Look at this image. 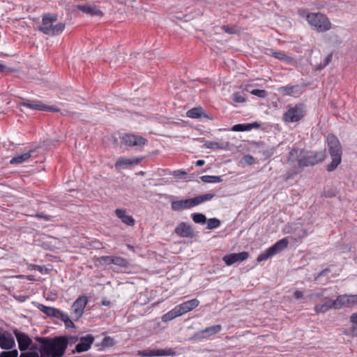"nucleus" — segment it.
<instances>
[{"mask_svg":"<svg viewBox=\"0 0 357 357\" xmlns=\"http://www.w3.org/2000/svg\"><path fill=\"white\" fill-rule=\"evenodd\" d=\"M14 334L18 342L20 350L22 351L26 350L32 342L30 337L26 334L17 330L14 331Z\"/></svg>","mask_w":357,"mask_h":357,"instance_id":"a211bd4d","label":"nucleus"},{"mask_svg":"<svg viewBox=\"0 0 357 357\" xmlns=\"http://www.w3.org/2000/svg\"><path fill=\"white\" fill-rule=\"evenodd\" d=\"M35 216L38 218H43L46 221H53V220H54V218H55L54 216L47 215H45L43 213H37L35 215Z\"/></svg>","mask_w":357,"mask_h":357,"instance_id":"8fccbe9b","label":"nucleus"},{"mask_svg":"<svg viewBox=\"0 0 357 357\" xmlns=\"http://www.w3.org/2000/svg\"><path fill=\"white\" fill-rule=\"evenodd\" d=\"M15 340L10 333H0V347L3 349H10L15 346Z\"/></svg>","mask_w":357,"mask_h":357,"instance_id":"aec40b11","label":"nucleus"},{"mask_svg":"<svg viewBox=\"0 0 357 357\" xmlns=\"http://www.w3.org/2000/svg\"><path fill=\"white\" fill-rule=\"evenodd\" d=\"M328 151L332 161L327 166L326 169L328 172L335 170L340 164L342 160V147L339 139L333 135H329L327 137Z\"/></svg>","mask_w":357,"mask_h":357,"instance_id":"7ed1b4c3","label":"nucleus"},{"mask_svg":"<svg viewBox=\"0 0 357 357\" xmlns=\"http://www.w3.org/2000/svg\"><path fill=\"white\" fill-rule=\"evenodd\" d=\"M94 341V337L92 335H87L80 338L79 342L75 346V351L82 353L88 351Z\"/></svg>","mask_w":357,"mask_h":357,"instance_id":"f3484780","label":"nucleus"},{"mask_svg":"<svg viewBox=\"0 0 357 357\" xmlns=\"http://www.w3.org/2000/svg\"><path fill=\"white\" fill-rule=\"evenodd\" d=\"M18 351L16 349L12 351H2L0 357H17Z\"/></svg>","mask_w":357,"mask_h":357,"instance_id":"a18cd8bd","label":"nucleus"},{"mask_svg":"<svg viewBox=\"0 0 357 357\" xmlns=\"http://www.w3.org/2000/svg\"><path fill=\"white\" fill-rule=\"evenodd\" d=\"M306 20L311 28L319 33L326 32L332 27L328 17L321 13H308Z\"/></svg>","mask_w":357,"mask_h":357,"instance_id":"39448f33","label":"nucleus"},{"mask_svg":"<svg viewBox=\"0 0 357 357\" xmlns=\"http://www.w3.org/2000/svg\"><path fill=\"white\" fill-rule=\"evenodd\" d=\"M142 158H126L120 157L116 160L114 167L116 169H126L128 167L138 165L142 161Z\"/></svg>","mask_w":357,"mask_h":357,"instance_id":"2eb2a0df","label":"nucleus"},{"mask_svg":"<svg viewBox=\"0 0 357 357\" xmlns=\"http://www.w3.org/2000/svg\"><path fill=\"white\" fill-rule=\"evenodd\" d=\"M88 302L86 296L79 297L73 303V308L77 317H80Z\"/></svg>","mask_w":357,"mask_h":357,"instance_id":"6ab92c4d","label":"nucleus"},{"mask_svg":"<svg viewBox=\"0 0 357 357\" xmlns=\"http://www.w3.org/2000/svg\"><path fill=\"white\" fill-rule=\"evenodd\" d=\"M250 93L259 98H266L268 96L266 91L261 89H253Z\"/></svg>","mask_w":357,"mask_h":357,"instance_id":"37998d69","label":"nucleus"},{"mask_svg":"<svg viewBox=\"0 0 357 357\" xmlns=\"http://www.w3.org/2000/svg\"><path fill=\"white\" fill-rule=\"evenodd\" d=\"M305 114V107L302 104L294 106H289L287 111L284 114V119L287 122H297L302 119Z\"/></svg>","mask_w":357,"mask_h":357,"instance_id":"0eeeda50","label":"nucleus"},{"mask_svg":"<svg viewBox=\"0 0 357 357\" xmlns=\"http://www.w3.org/2000/svg\"><path fill=\"white\" fill-rule=\"evenodd\" d=\"M102 305H106V306H109L110 305V302L108 301L103 300L102 301Z\"/></svg>","mask_w":357,"mask_h":357,"instance_id":"e2e57ef3","label":"nucleus"},{"mask_svg":"<svg viewBox=\"0 0 357 357\" xmlns=\"http://www.w3.org/2000/svg\"><path fill=\"white\" fill-rule=\"evenodd\" d=\"M174 354L171 349H157L153 351H144L140 352V355L145 357H153V356H171Z\"/></svg>","mask_w":357,"mask_h":357,"instance_id":"4be33fe9","label":"nucleus"},{"mask_svg":"<svg viewBox=\"0 0 357 357\" xmlns=\"http://www.w3.org/2000/svg\"><path fill=\"white\" fill-rule=\"evenodd\" d=\"M329 272H331L330 268H326L319 274L318 277L326 275Z\"/></svg>","mask_w":357,"mask_h":357,"instance_id":"13d9d810","label":"nucleus"},{"mask_svg":"<svg viewBox=\"0 0 357 357\" xmlns=\"http://www.w3.org/2000/svg\"><path fill=\"white\" fill-rule=\"evenodd\" d=\"M231 100L234 102L240 104L243 103L246 100V97L245 95L241 94L240 92H236L231 96Z\"/></svg>","mask_w":357,"mask_h":357,"instance_id":"e433bc0d","label":"nucleus"},{"mask_svg":"<svg viewBox=\"0 0 357 357\" xmlns=\"http://www.w3.org/2000/svg\"><path fill=\"white\" fill-rule=\"evenodd\" d=\"M57 20L56 14L50 13L44 14L42 16V22L38 30L44 34L52 36L60 34L65 29L66 24L63 22L55 24Z\"/></svg>","mask_w":357,"mask_h":357,"instance_id":"f03ea898","label":"nucleus"},{"mask_svg":"<svg viewBox=\"0 0 357 357\" xmlns=\"http://www.w3.org/2000/svg\"><path fill=\"white\" fill-rule=\"evenodd\" d=\"M248 256L249 253L248 252L232 253L225 255L223 257V261L227 265L231 266L236 262H241L247 259L248 258Z\"/></svg>","mask_w":357,"mask_h":357,"instance_id":"dca6fc26","label":"nucleus"},{"mask_svg":"<svg viewBox=\"0 0 357 357\" xmlns=\"http://www.w3.org/2000/svg\"><path fill=\"white\" fill-rule=\"evenodd\" d=\"M186 174V172H184V171H181V170H177V171H174V175L176 177H180L183 175H185Z\"/></svg>","mask_w":357,"mask_h":357,"instance_id":"6e6d98bb","label":"nucleus"},{"mask_svg":"<svg viewBox=\"0 0 357 357\" xmlns=\"http://www.w3.org/2000/svg\"><path fill=\"white\" fill-rule=\"evenodd\" d=\"M204 163H205V162L203 160H199L196 161V165L199 166V167L204 165Z\"/></svg>","mask_w":357,"mask_h":357,"instance_id":"680f3d73","label":"nucleus"},{"mask_svg":"<svg viewBox=\"0 0 357 357\" xmlns=\"http://www.w3.org/2000/svg\"><path fill=\"white\" fill-rule=\"evenodd\" d=\"M271 55L274 56L275 59H278L280 61H282L285 62L286 63H291L294 60L291 57L286 55L284 52L282 51H278V52H274L272 50H271Z\"/></svg>","mask_w":357,"mask_h":357,"instance_id":"bb28decb","label":"nucleus"},{"mask_svg":"<svg viewBox=\"0 0 357 357\" xmlns=\"http://www.w3.org/2000/svg\"><path fill=\"white\" fill-rule=\"evenodd\" d=\"M303 291H295L294 296L296 298L298 299L303 296Z\"/></svg>","mask_w":357,"mask_h":357,"instance_id":"052dcab7","label":"nucleus"},{"mask_svg":"<svg viewBox=\"0 0 357 357\" xmlns=\"http://www.w3.org/2000/svg\"><path fill=\"white\" fill-rule=\"evenodd\" d=\"M200 179L204 183H220L222 181L221 176H202Z\"/></svg>","mask_w":357,"mask_h":357,"instance_id":"473e14b6","label":"nucleus"},{"mask_svg":"<svg viewBox=\"0 0 357 357\" xmlns=\"http://www.w3.org/2000/svg\"><path fill=\"white\" fill-rule=\"evenodd\" d=\"M289 244V241L286 238L280 239L273 245L267 249L264 252L260 254L257 257V261H262L274 256L277 253L284 250Z\"/></svg>","mask_w":357,"mask_h":357,"instance_id":"6e6552de","label":"nucleus"},{"mask_svg":"<svg viewBox=\"0 0 357 357\" xmlns=\"http://www.w3.org/2000/svg\"><path fill=\"white\" fill-rule=\"evenodd\" d=\"M43 296L48 301H54L57 298L55 291H43Z\"/></svg>","mask_w":357,"mask_h":357,"instance_id":"c03bdc74","label":"nucleus"},{"mask_svg":"<svg viewBox=\"0 0 357 357\" xmlns=\"http://www.w3.org/2000/svg\"><path fill=\"white\" fill-rule=\"evenodd\" d=\"M187 116L192 119H198L201 117L208 118L202 107H195L187 112Z\"/></svg>","mask_w":357,"mask_h":357,"instance_id":"a878e982","label":"nucleus"},{"mask_svg":"<svg viewBox=\"0 0 357 357\" xmlns=\"http://www.w3.org/2000/svg\"><path fill=\"white\" fill-rule=\"evenodd\" d=\"M199 304V301L193 298L187 301H185L180 305H178V307L181 310V312L183 314L194 310L197 307Z\"/></svg>","mask_w":357,"mask_h":357,"instance_id":"412c9836","label":"nucleus"},{"mask_svg":"<svg viewBox=\"0 0 357 357\" xmlns=\"http://www.w3.org/2000/svg\"><path fill=\"white\" fill-rule=\"evenodd\" d=\"M326 157L325 151H301L298 162L300 167L313 166L322 162Z\"/></svg>","mask_w":357,"mask_h":357,"instance_id":"423d86ee","label":"nucleus"},{"mask_svg":"<svg viewBox=\"0 0 357 357\" xmlns=\"http://www.w3.org/2000/svg\"><path fill=\"white\" fill-rule=\"evenodd\" d=\"M20 357H39L36 352L22 353Z\"/></svg>","mask_w":357,"mask_h":357,"instance_id":"603ef678","label":"nucleus"},{"mask_svg":"<svg viewBox=\"0 0 357 357\" xmlns=\"http://www.w3.org/2000/svg\"><path fill=\"white\" fill-rule=\"evenodd\" d=\"M333 300H328L323 304H319V305H316L315 308H314L315 311L317 313H320V312L324 313V312L328 311V310L333 308Z\"/></svg>","mask_w":357,"mask_h":357,"instance_id":"c85d7f7f","label":"nucleus"},{"mask_svg":"<svg viewBox=\"0 0 357 357\" xmlns=\"http://www.w3.org/2000/svg\"><path fill=\"white\" fill-rule=\"evenodd\" d=\"M33 152V151L30 150L27 152L21 154H17L10 160V163L11 165L22 164L24 162L28 160L31 157V153Z\"/></svg>","mask_w":357,"mask_h":357,"instance_id":"b1692460","label":"nucleus"},{"mask_svg":"<svg viewBox=\"0 0 357 357\" xmlns=\"http://www.w3.org/2000/svg\"><path fill=\"white\" fill-rule=\"evenodd\" d=\"M252 125L247 124H236L232 126L231 130L235 132H241V131H246V130H250L252 129Z\"/></svg>","mask_w":357,"mask_h":357,"instance_id":"c9c22d12","label":"nucleus"},{"mask_svg":"<svg viewBox=\"0 0 357 357\" xmlns=\"http://www.w3.org/2000/svg\"><path fill=\"white\" fill-rule=\"evenodd\" d=\"M115 344V341L111 337H105L102 340V345L103 347H112Z\"/></svg>","mask_w":357,"mask_h":357,"instance_id":"79ce46f5","label":"nucleus"},{"mask_svg":"<svg viewBox=\"0 0 357 357\" xmlns=\"http://www.w3.org/2000/svg\"><path fill=\"white\" fill-rule=\"evenodd\" d=\"M5 69H6V66L4 65H3L2 63H0V72L4 71Z\"/></svg>","mask_w":357,"mask_h":357,"instance_id":"69168bd1","label":"nucleus"},{"mask_svg":"<svg viewBox=\"0 0 357 357\" xmlns=\"http://www.w3.org/2000/svg\"><path fill=\"white\" fill-rule=\"evenodd\" d=\"M111 62H113V63H116L117 62V60H114V61H112Z\"/></svg>","mask_w":357,"mask_h":357,"instance_id":"338daca9","label":"nucleus"},{"mask_svg":"<svg viewBox=\"0 0 357 357\" xmlns=\"http://www.w3.org/2000/svg\"><path fill=\"white\" fill-rule=\"evenodd\" d=\"M13 8H11L9 3H8L6 5H0V14L1 15V16H3L5 13L10 11Z\"/></svg>","mask_w":357,"mask_h":357,"instance_id":"09e8293b","label":"nucleus"},{"mask_svg":"<svg viewBox=\"0 0 357 357\" xmlns=\"http://www.w3.org/2000/svg\"><path fill=\"white\" fill-rule=\"evenodd\" d=\"M298 86H284L278 89V91L284 96H290L297 91Z\"/></svg>","mask_w":357,"mask_h":357,"instance_id":"c756f323","label":"nucleus"},{"mask_svg":"<svg viewBox=\"0 0 357 357\" xmlns=\"http://www.w3.org/2000/svg\"><path fill=\"white\" fill-rule=\"evenodd\" d=\"M350 321L352 324L351 333L353 336H357V312L350 317Z\"/></svg>","mask_w":357,"mask_h":357,"instance_id":"ea45409f","label":"nucleus"},{"mask_svg":"<svg viewBox=\"0 0 357 357\" xmlns=\"http://www.w3.org/2000/svg\"><path fill=\"white\" fill-rule=\"evenodd\" d=\"M181 315H183V314L181 313V310L178 307V305H176L172 310L169 311L162 317V321L163 322H167Z\"/></svg>","mask_w":357,"mask_h":357,"instance_id":"393cba45","label":"nucleus"},{"mask_svg":"<svg viewBox=\"0 0 357 357\" xmlns=\"http://www.w3.org/2000/svg\"><path fill=\"white\" fill-rule=\"evenodd\" d=\"M28 268L29 270H36L42 274H47L50 271V268H47L44 266H39L36 264H29L28 266Z\"/></svg>","mask_w":357,"mask_h":357,"instance_id":"4c0bfd02","label":"nucleus"},{"mask_svg":"<svg viewBox=\"0 0 357 357\" xmlns=\"http://www.w3.org/2000/svg\"><path fill=\"white\" fill-rule=\"evenodd\" d=\"M222 29L228 33L234 34L236 33L235 29L233 27H230L228 26H222Z\"/></svg>","mask_w":357,"mask_h":357,"instance_id":"864d4df0","label":"nucleus"},{"mask_svg":"<svg viewBox=\"0 0 357 357\" xmlns=\"http://www.w3.org/2000/svg\"><path fill=\"white\" fill-rule=\"evenodd\" d=\"M206 146L207 148L212 149H222L224 148L219 143L215 142H207Z\"/></svg>","mask_w":357,"mask_h":357,"instance_id":"de8ad7c7","label":"nucleus"},{"mask_svg":"<svg viewBox=\"0 0 357 357\" xmlns=\"http://www.w3.org/2000/svg\"><path fill=\"white\" fill-rule=\"evenodd\" d=\"M113 261V256H102L96 259V262L100 265L112 264Z\"/></svg>","mask_w":357,"mask_h":357,"instance_id":"72a5a7b5","label":"nucleus"},{"mask_svg":"<svg viewBox=\"0 0 357 357\" xmlns=\"http://www.w3.org/2000/svg\"><path fill=\"white\" fill-rule=\"evenodd\" d=\"M128 247L129 248H132V246H130V245H128Z\"/></svg>","mask_w":357,"mask_h":357,"instance_id":"774afa93","label":"nucleus"},{"mask_svg":"<svg viewBox=\"0 0 357 357\" xmlns=\"http://www.w3.org/2000/svg\"><path fill=\"white\" fill-rule=\"evenodd\" d=\"M39 309L45 314L53 317H56V313H58V309L52 307H47L43 305H40Z\"/></svg>","mask_w":357,"mask_h":357,"instance_id":"2f4dec72","label":"nucleus"},{"mask_svg":"<svg viewBox=\"0 0 357 357\" xmlns=\"http://www.w3.org/2000/svg\"><path fill=\"white\" fill-rule=\"evenodd\" d=\"M122 141L125 145L129 146H142L147 142L145 138L132 134L124 135L122 137Z\"/></svg>","mask_w":357,"mask_h":357,"instance_id":"ddd939ff","label":"nucleus"},{"mask_svg":"<svg viewBox=\"0 0 357 357\" xmlns=\"http://www.w3.org/2000/svg\"><path fill=\"white\" fill-rule=\"evenodd\" d=\"M174 233L182 238H194L195 236L192 227L185 222L179 223L176 227Z\"/></svg>","mask_w":357,"mask_h":357,"instance_id":"4468645a","label":"nucleus"},{"mask_svg":"<svg viewBox=\"0 0 357 357\" xmlns=\"http://www.w3.org/2000/svg\"><path fill=\"white\" fill-rule=\"evenodd\" d=\"M332 54H328L324 60L323 63H321L318 67H317V69L318 70H322L323 68H324L327 65H328L330 63V62L331 61V59H332Z\"/></svg>","mask_w":357,"mask_h":357,"instance_id":"49530a36","label":"nucleus"},{"mask_svg":"<svg viewBox=\"0 0 357 357\" xmlns=\"http://www.w3.org/2000/svg\"><path fill=\"white\" fill-rule=\"evenodd\" d=\"M37 341L40 344V353L50 357L63 356L68 344V340L64 336L42 337L37 338Z\"/></svg>","mask_w":357,"mask_h":357,"instance_id":"f257e3e1","label":"nucleus"},{"mask_svg":"<svg viewBox=\"0 0 357 357\" xmlns=\"http://www.w3.org/2000/svg\"><path fill=\"white\" fill-rule=\"evenodd\" d=\"M15 278L17 279H27L29 280H34L35 279L33 278V275H27L26 277H25L24 275H16L14 277Z\"/></svg>","mask_w":357,"mask_h":357,"instance_id":"5fc2aeb1","label":"nucleus"},{"mask_svg":"<svg viewBox=\"0 0 357 357\" xmlns=\"http://www.w3.org/2000/svg\"><path fill=\"white\" fill-rule=\"evenodd\" d=\"M20 105V106L26 107L27 108L38 111H47L55 112H58L60 111L59 108L45 105L40 100H25L21 102Z\"/></svg>","mask_w":357,"mask_h":357,"instance_id":"9b49d317","label":"nucleus"},{"mask_svg":"<svg viewBox=\"0 0 357 357\" xmlns=\"http://www.w3.org/2000/svg\"><path fill=\"white\" fill-rule=\"evenodd\" d=\"M192 220L197 224L204 225L206 222V218L202 213H192L191 215Z\"/></svg>","mask_w":357,"mask_h":357,"instance_id":"f704fd0d","label":"nucleus"},{"mask_svg":"<svg viewBox=\"0 0 357 357\" xmlns=\"http://www.w3.org/2000/svg\"><path fill=\"white\" fill-rule=\"evenodd\" d=\"M75 8L79 9L84 13L90 15L91 16H97V17H102L103 13L98 9V8L96 6H89V5H77V6H68V10L72 12L75 11Z\"/></svg>","mask_w":357,"mask_h":357,"instance_id":"f8f14e48","label":"nucleus"},{"mask_svg":"<svg viewBox=\"0 0 357 357\" xmlns=\"http://www.w3.org/2000/svg\"><path fill=\"white\" fill-rule=\"evenodd\" d=\"M115 214L124 224L128 226H133L135 223V219L131 215H127L125 210L116 209Z\"/></svg>","mask_w":357,"mask_h":357,"instance_id":"5701e85b","label":"nucleus"},{"mask_svg":"<svg viewBox=\"0 0 357 357\" xmlns=\"http://www.w3.org/2000/svg\"><path fill=\"white\" fill-rule=\"evenodd\" d=\"M13 296L17 300L19 301L20 302H24L26 298H27V296H16L15 294L13 295Z\"/></svg>","mask_w":357,"mask_h":357,"instance_id":"4d7b16f0","label":"nucleus"},{"mask_svg":"<svg viewBox=\"0 0 357 357\" xmlns=\"http://www.w3.org/2000/svg\"><path fill=\"white\" fill-rule=\"evenodd\" d=\"M249 125H252V128H257L259 127V125L258 124V123L257 122H255V123H248Z\"/></svg>","mask_w":357,"mask_h":357,"instance_id":"0e129e2a","label":"nucleus"},{"mask_svg":"<svg viewBox=\"0 0 357 357\" xmlns=\"http://www.w3.org/2000/svg\"><path fill=\"white\" fill-rule=\"evenodd\" d=\"M112 264L116 265L120 267L126 268L129 266V261L121 257L113 256Z\"/></svg>","mask_w":357,"mask_h":357,"instance_id":"7c9ffc66","label":"nucleus"},{"mask_svg":"<svg viewBox=\"0 0 357 357\" xmlns=\"http://www.w3.org/2000/svg\"><path fill=\"white\" fill-rule=\"evenodd\" d=\"M221 330L222 326L220 324L211 326L196 332L190 339L195 341H202L204 339H208L211 336L218 333Z\"/></svg>","mask_w":357,"mask_h":357,"instance_id":"9d476101","label":"nucleus"},{"mask_svg":"<svg viewBox=\"0 0 357 357\" xmlns=\"http://www.w3.org/2000/svg\"><path fill=\"white\" fill-rule=\"evenodd\" d=\"M54 317L63 321L67 328L75 327L74 323L70 320L68 314L59 310H58V313H56V316Z\"/></svg>","mask_w":357,"mask_h":357,"instance_id":"cd10ccee","label":"nucleus"},{"mask_svg":"<svg viewBox=\"0 0 357 357\" xmlns=\"http://www.w3.org/2000/svg\"><path fill=\"white\" fill-rule=\"evenodd\" d=\"M245 161L248 163V164H251L252 163V160H254L253 157L251 156V155H246L245 157Z\"/></svg>","mask_w":357,"mask_h":357,"instance_id":"bf43d9fd","label":"nucleus"},{"mask_svg":"<svg viewBox=\"0 0 357 357\" xmlns=\"http://www.w3.org/2000/svg\"><path fill=\"white\" fill-rule=\"evenodd\" d=\"M206 221H207V229H213L218 228L221 224L220 220L215 218H210Z\"/></svg>","mask_w":357,"mask_h":357,"instance_id":"58836bf2","label":"nucleus"},{"mask_svg":"<svg viewBox=\"0 0 357 357\" xmlns=\"http://www.w3.org/2000/svg\"><path fill=\"white\" fill-rule=\"evenodd\" d=\"M215 195L207 193L197 196L193 198L172 201L171 208L174 211H180L196 206L204 202L209 201L214 197Z\"/></svg>","mask_w":357,"mask_h":357,"instance_id":"20e7f679","label":"nucleus"},{"mask_svg":"<svg viewBox=\"0 0 357 357\" xmlns=\"http://www.w3.org/2000/svg\"><path fill=\"white\" fill-rule=\"evenodd\" d=\"M333 305L334 309L351 307L355 305H357V294L340 295L335 300L333 301Z\"/></svg>","mask_w":357,"mask_h":357,"instance_id":"1a4fd4ad","label":"nucleus"},{"mask_svg":"<svg viewBox=\"0 0 357 357\" xmlns=\"http://www.w3.org/2000/svg\"><path fill=\"white\" fill-rule=\"evenodd\" d=\"M149 293H151V291H142L139 294L137 301L140 305H146L149 302V298L148 297Z\"/></svg>","mask_w":357,"mask_h":357,"instance_id":"a19ab883","label":"nucleus"},{"mask_svg":"<svg viewBox=\"0 0 357 357\" xmlns=\"http://www.w3.org/2000/svg\"><path fill=\"white\" fill-rule=\"evenodd\" d=\"M298 155V150L291 149L289 154V160L294 161Z\"/></svg>","mask_w":357,"mask_h":357,"instance_id":"3c124183","label":"nucleus"}]
</instances>
